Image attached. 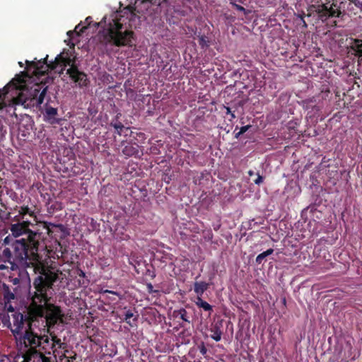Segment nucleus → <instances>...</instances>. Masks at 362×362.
I'll list each match as a JSON object with an SVG mask.
<instances>
[{"label": "nucleus", "instance_id": "1", "mask_svg": "<svg viewBox=\"0 0 362 362\" xmlns=\"http://www.w3.org/2000/svg\"><path fill=\"white\" fill-rule=\"evenodd\" d=\"M47 274L44 277L39 276L33 282L28 291V299L30 300L28 305V327L24 333L18 336L21 344L28 349L26 356L35 354L40 345L42 334L35 331V327L40 325L43 330L49 332L62 317V310L59 306L51 303L52 297L48 296L51 289L53 279L47 280Z\"/></svg>", "mask_w": 362, "mask_h": 362}, {"label": "nucleus", "instance_id": "2", "mask_svg": "<svg viewBox=\"0 0 362 362\" xmlns=\"http://www.w3.org/2000/svg\"><path fill=\"white\" fill-rule=\"evenodd\" d=\"M40 236L39 233L29 232L28 238L16 240L12 243L13 250L12 253L18 267L19 266L33 267L35 272L38 273V276L34 279V281L40 276L44 277L47 274L46 281L53 279L51 285L52 289L54 284L58 280L62 281L65 277V274L58 269L42 263L41 257L38 254Z\"/></svg>", "mask_w": 362, "mask_h": 362}, {"label": "nucleus", "instance_id": "3", "mask_svg": "<svg viewBox=\"0 0 362 362\" xmlns=\"http://www.w3.org/2000/svg\"><path fill=\"white\" fill-rule=\"evenodd\" d=\"M27 78L31 79V76L25 71L16 75L3 89H0V99L3 95L11 93L13 103L16 105L25 107L40 106L47 94V87L40 90V85L35 83L29 89L26 83Z\"/></svg>", "mask_w": 362, "mask_h": 362}, {"label": "nucleus", "instance_id": "4", "mask_svg": "<svg viewBox=\"0 0 362 362\" xmlns=\"http://www.w3.org/2000/svg\"><path fill=\"white\" fill-rule=\"evenodd\" d=\"M106 19L107 17L105 16L100 22L94 24L96 27L103 26V29L99 32L100 40L105 45L110 44L116 47L132 46L134 32L122 30L123 24L117 19L112 18L106 25Z\"/></svg>", "mask_w": 362, "mask_h": 362}, {"label": "nucleus", "instance_id": "5", "mask_svg": "<svg viewBox=\"0 0 362 362\" xmlns=\"http://www.w3.org/2000/svg\"><path fill=\"white\" fill-rule=\"evenodd\" d=\"M47 58L48 55H47L42 61L40 60L37 62L27 60L25 62L27 64V69L29 70L30 68H33L34 70L32 74L35 76L45 75L49 69L57 70L58 68H60L61 71H63L71 62V59L67 57H64L63 53L58 54L55 57L54 61L50 62L49 63H47Z\"/></svg>", "mask_w": 362, "mask_h": 362}, {"label": "nucleus", "instance_id": "6", "mask_svg": "<svg viewBox=\"0 0 362 362\" xmlns=\"http://www.w3.org/2000/svg\"><path fill=\"white\" fill-rule=\"evenodd\" d=\"M50 336L51 337L47 334H42L38 350L47 356L54 355V359H56L57 354H59V349H64L66 344L62 343L56 335L50 334Z\"/></svg>", "mask_w": 362, "mask_h": 362}, {"label": "nucleus", "instance_id": "7", "mask_svg": "<svg viewBox=\"0 0 362 362\" xmlns=\"http://www.w3.org/2000/svg\"><path fill=\"white\" fill-rule=\"evenodd\" d=\"M310 10L316 12L319 19L322 21H326L329 17H339L341 15L340 9L337 8V4L334 3L329 7L326 4L318 6L313 5L310 7Z\"/></svg>", "mask_w": 362, "mask_h": 362}, {"label": "nucleus", "instance_id": "8", "mask_svg": "<svg viewBox=\"0 0 362 362\" xmlns=\"http://www.w3.org/2000/svg\"><path fill=\"white\" fill-rule=\"evenodd\" d=\"M27 310L26 315H23L20 312H14V313L11 314L13 322L11 331L16 338L23 333L22 330L24 328V325L26 324L28 326V308Z\"/></svg>", "mask_w": 362, "mask_h": 362}, {"label": "nucleus", "instance_id": "9", "mask_svg": "<svg viewBox=\"0 0 362 362\" xmlns=\"http://www.w3.org/2000/svg\"><path fill=\"white\" fill-rule=\"evenodd\" d=\"M18 268L10 248L5 247L0 252V270L15 271Z\"/></svg>", "mask_w": 362, "mask_h": 362}, {"label": "nucleus", "instance_id": "10", "mask_svg": "<svg viewBox=\"0 0 362 362\" xmlns=\"http://www.w3.org/2000/svg\"><path fill=\"white\" fill-rule=\"evenodd\" d=\"M86 25L82 26L81 24L77 25L74 30H69L67 32V35L69 36V42L68 45L70 46H75V44L79 42L78 37H80L82 34L87 30L90 25V16H88L86 18Z\"/></svg>", "mask_w": 362, "mask_h": 362}, {"label": "nucleus", "instance_id": "11", "mask_svg": "<svg viewBox=\"0 0 362 362\" xmlns=\"http://www.w3.org/2000/svg\"><path fill=\"white\" fill-rule=\"evenodd\" d=\"M66 74L75 83H78L79 86L81 87L87 85V75L80 71L76 66L71 65V67L67 69Z\"/></svg>", "mask_w": 362, "mask_h": 362}, {"label": "nucleus", "instance_id": "12", "mask_svg": "<svg viewBox=\"0 0 362 362\" xmlns=\"http://www.w3.org/2000/svg\"><path fill=\"white\" fill-rule=\"evenodd\" d=\"M122 151L126 157L140 158L143 156L142 149L136 143L127 142Z\"/></svg>", "mask_w": 362, "mask_h": 362}, {"label": "nucleus", "instance_id": "13", "mask_svg": "<svg viewBox=\"0 0 362 362\" xmlns=\"http://www.w3.org/2000/svg\"><path fill=\"white\" fill-rule=\"evenodd\" d=\"M28 226L29 223L27 221L12 224L11 226V231L15 237H19L23 234L27 235L28 237L29 232H33L28 228Z\"/></svg>", "mask_w": 362, "mask_h": 362}, {"label": "nucleus", "instance_id": "14", "mask_svg": "<svg viewBox=\"0 0 362 362\" xmlns=\"http://www.w3.org/2000/svg\"><path fill=\"white\" fill-rule=\"evenodd\" d=\"M45 119L51 124H59L60 119L56 117L57 109L49 106L47 103L45 106V112L43 113Z\"/></svg>", "mask_w": 362, "mask_h": 362}, {"label": "nucleus", "instance_id": "15", "mask_svg": "<svg viewBox=\"0 0 362 362\" xmlns=\"http://www.w3.org/2000/svg\"><path fill=\"white\" fill-rule=\"evenodd\" d=\"M35 354L25 357V361L28 362H54L52 356H47L41 353L40 351H35Z\"/></svg>", "mask_w": 362, "mask_h": 362}, {"label": "nucleus", "instance_id": "16", "mask_svg": "<svg viewBox=\"0 0 362 362\" xmlns=\"http://www.w3.org/2000/svg\"><path fill=\"white\" fill-rule=\"evenodd\" d=\"M209 284L205 281H196L194 284V291L197 294V296L202 298L204 293L209 288Z\"/></svg>", "mask_w": 362, "mask_h": 362}, {"label": "nucleus", "instance_id": "17", "mask_svg": "<svg viewBox=\"0 0 362 362\" xmlns=\"http://www.w3.org/2000/svg\"><path fill=\"white\" fill-rule=\"evenodd\" d=\"M173 316L175 318L179 317L185 322H187L188 324L190 323V320H189V317L188 316V313H187V310L183 308L178 309V310H175L173 312Z\"/></svg>", "mask_w": 362, "mask_h": 362}, {"label": "nucleus", "instance_id": "18", "mask_svg": "<svg viewBox=\"0 0 362 362\" xmlns=\"http://www.w3.org/2000/svg\"><path fill=\"white\" fill-rule=\"evenodd\" d=\"M194 303L198 308H202L204 311L209 312V314L213 312V306L206 301H204L200 296L197 297Z\"/></svg>", "mask_w": 362, "mask_h": 362}, {"label": "nucleus", "instance_id": "19", "mask_svg": "<svg viewBox=\"0 0 362 362\" xmlns=\"http://www.w3.org/2000/svg\"><path fill=\"white\" fill-rule=\"evenodd\" d=\"M115 133L117 134L119 136L123 135L124 136H132L133 134V132L129 130V127H124L122 123L119 126H116Z\"/></svg>", "mask_w": 362, "mask_h": 362}, {"label": "nucleus", "instance_id": "20", "mask_svg": "<svg viewBox=\"0 0 362 362\" xmlns=\"http://www.w3.org/2000/svg\"><path fill=\"white\" fill-rule=\"evenodd\" d=\"M211 332L212 333L211 334V337L214 339L216 341H219L221 339L222 332L219 327V326L216 324L214 325L210 329Z\"/></svg>", "mask_w": 362, "mask_h": 362}, {"label": "nucleus", "instance_id": "21", "mask_svg": "<svg viewBox=\"0 0 362 362\" xmlns=\"http://www.w3.org/2000/svg\"><path fill=\"white\" fill-rule=\"evenodd\" d=\"M274 250L272 248H269L267 250L260 253L258 255L255 259V262L257 264H260L262 263L264 259L268 257L269 255L273 254Z\"/></svg>", "mask_w": 362, "mask_h": 362}, {"label": "nucleus", "instance_id": "22", "mask_svg": "<svg viewBox=\"0 0 362 362\" xmlns=\"http://www.w3.org/2000/svg\"><path fill=\"white\" fill-rule=\"evenodd\" d=\"M303 107L306 110H309V109L312 110V107H316V112H320L321 110V106L316 105L315 103V100H314L313 99L306 100L303 101Z\"/></svg>", "mask_w": 362, "mask_h": 362}, {"label": "nucleus", "instance_id": "23", "mask_svg": "<svg viewBox=\"0 0 362 362\" xmlns=\"http://www.w3.org/2000/svg\"><path fill=\"white\" fill-rule=\"evenodd\" d=\"M11 317L8 314H4L2 316L1 315V320L4 327H6L11 329V322L10 320Z\"/></svg>", "mask_w": 362, "mask_h": 362}, {"label": "nucleus", "instance_id": "24", "mask_svg": "<svg viewBox=\"0 0 362 362\" xmlns=\"http://www.w3.org/2000/svg\"><path fill=\"white\" fill-rule=\"evenodd\" d=\"M134 315V313H133V311L132 310H128L126 313H125V315H124V321L129 324L130 326H133L134 325L132 324L131 321H130V319L132 317H133Z\"/></svg>", "mask_w": 362, "mask_h": 362}, {"label": "nucleus", "instance_id": "25", "mask_svg": "<svg viewBox=\"0 0 362 362\" xmlns=\"http://www.w3.org/2000/svg\"><path fill=\"white\" fill-rule=\"evenodd\" d=\"M204 238L206 240L210 241L213 239L214 235L211 229L203 231Z\"/></svg>", "mask_w": 362, "mask_h": 362}, {"label": "nucleus", "instance_id": "26", "mask_svg": "<svg viewBox=\"0 0 362 362\" xmlns=\"http://www.w3.org/2000/svg\"><path fill=\"white\" fill-rule=\"evenodd\" d=\"M92 343H95V344L102 346L103 341L97 338L93 328H92Z\"/></svg>", "mask_w": 362, "mask_h": 362}, {"label": "nucleus", "instance_id": "27", "mask_svg": "<svg viewBox=\"0 0 362 362\" xmlns=\"http://www.w3.org/2000/svg\"><path fill=\"white\" fill-rule=\"evenodd\" d=\"M352 49H362V40L356 39L351 47Z\"/></svg>", "mask_w": 362, "mask_h": 362}, {"label": "nucleus", "instance_id": "28", "mask_svg": "<svg viewBox=\"0 0 362 362\" xmlns=\"http://www.w3.org/2000/svg\"><path fill=\"white\" fill-rule=\"evenodd\" d=\"M19 213L22 216H25L26 214L32 215L33 212H31L30 211V209L28 206H21V210L19 211Z\"/></svg>", "mask_w": 362, "mask_h": 362}, {"label": "nucleus", "instance_id": "29", "mask_svg": "<svg viewBox=\"0 0 362 362\" xmlns=\"http://www.w3.org/2000/svg\"><path fill=\"white\" fill-rule=\"evenodd\" d=\"M119 115H120V114H117L116 117L112 119L110 124V127H113L115 129H116V126H119L122 124V122L118 120Z\"/></svg>", "mask_w": 362, "mask_h": 362}, {"label": "nucleus", "instance_id": "30", "mask_svg": "<svg viewBox=\"0 0 362 362\" xmlns=\"http://www.w3.org/2000/svg\"><path fill=\"white\" fill-rule=\"evenodd\" d=\"M60 362H72L73 358L71 356H68L64 353L62 356H59Z\"/></svg>", "mask_w": 362, "mask_h": 362}, {"label": "nucleus", "instance_id": "31", "mask_svg": "<svg viewBox=\"0 0 362 362\" xmlns=\"http://www.w3.org/2000/svg\"><path fill=\"white\" fill-rule=\"evenodd\" d=\"M199 44L202 47H208V41L206 40V37L205 36H201L199 38Z\"/></svg>", "mask_w": 362, "mask_h": 362}, {"label": "nucleus", "instance_id": "32", "mask_svg": "<svg viewBox=\"0 0 362 362\" xmlns=\"http://www.w3.org/2000/svg\"><path fill=\"white\" fill-rule=\"evenodd\" d=\"M256 175H257V177L255 180H253V182L255 184L259 185L260 184H262L263 182L264 178L262 175H259V173H257Z\"/></svg>", "mask_w": 362, "mask_h": 362}, {"label": "nucleus", "instance_id": "33", "mask_svg": "<svg viewBox=\"0 0 362 362\" xmlns=\"http://www.w3.org/2000/svg\"><path fill=\"white\" fill-rule=\"evenodd\" d=\"M199 352L202 355L205 356L207 353V349L205 346L204 343H202L200 346H199Z\"/></svg>", "mask_w": 362, "mask_h": 362}, {"label": "nucleus", "instance_id": "34", "mask_svg": "<svg viewBox=\"0 0 362 362\" xmlns=\"http://www.w3.org/2000/svg\"><path fill=\"white\" fill-rule=\"evenodd\" d=\"M225 108H226V113L227 115H230V116H231V117H232L233 119L235 118V115L234 112L231 111V110H230V107H225Z\"/></svg>", "mask_w": 362, "mask_h": 362}, {"label": "nucleus", "instance_id": "35", "mask_svg": "<svg viewBox=\"0 0 362 362\" xmlns=\"http://www.w3.org/2000/svg\"><path fill=\"white\" fill-rule=\"evenodd\" d=\"M250 127H251L250 125H245V126L240 127V134H243L250 128Z\"/></svg>", "mask_w": 362, "mask_h": 362}, {"label": "nucleus", "instance_id": "36", "mask_svg": "<svg viewBox=\"0 0 362 362\" xmlns=\"http://www.w3.org/2000/svg\"><path fill=\"white\" fill-rule=\"evenodd\" d=\"M146 275L149 276L152 279L156 277L155 272L153 271H151L150 269L146 270Z\"/></svg>", "mask_w": 362, "mask_h": 362}, {"label": "nucleus", "instance_id": "37", "mask_svg": "<svg viewBox=\"0 0 362 362\" xmlns=\"http://www.w3.org/2000/svg\"><path fill=\"white\" fill-rule=\"evenodd\" d=\"M146 287H147V291L149 293H152L155 292V291H153V286L151 283L146 284Z\"/></svg>", "mask_w": 362, "mask_h": 362}, {"label": "nucleus", "instance_id": "38", "mask_svg": "<svg viewBox=\"0 0 362 362\" xmlns=\"http://www.w3.org/2000/svg\"><path fill=\"white\" fill-rule=\"evenodd\" d=\"M355 52V55L360 59H362V49H353Z\"/></svg>", "mask_w": 362, "mask_h": 362}, {"label": "nucleus", "instance_id": "39", "mask_svg": "<svg viewBox=\"0 0 362 362\" xmlns=\"http://www.w3.org/2000/svg\"><path fill=\"white\" fill-rule=\"evenodd\" d=\"M354 5L362 11V1H354Z\"/></svg>", "mask_w": 362, "mask_h": 362}, {"label": "nucleus", "instance_id": "40", "mask_svg": "<svg viewBox=\"0 0 362 362\" xmlns=\"http://www.w3.org/2000/svg\"><path fill=\"white\" fill-rule=\"evenodd\" d=\"M8 312L11 313L12 314L14 313V312H16L14 308L10 305L8 308Z\"/></svg>", "mask_w": 362, "mask_h": 362}, {"label": "nucleus", "instance_id": "41", "mask_svg": "<svg viewBox=\"0 0 362 362\" xmlns=\"http://www.w3.org/2000/svg\"><path fill=\"white\" fill-rule=\"evenodd\" d=\"M103 295L104 294H106V293H112V294H117L114 291H108V290H105L104 291H103L102 293Z\"/></svg>", "mask_w": 362, "mask_h": 362}, {"label": "nucleus", "instance_id": "42", "mask_svg": "<svg viewBox=\"0 0 362 362\" xmlns=\"http://www.w3.org/2000/svg\"><path fill=\"white\" fill-rule=\"evenodd\" d=\"M127 8L130 11L131 16H132L133 15V10H134L135 8L134 7L131 6H128L127 7Z\"/></svg>", "mask_w": 362, "mask_h": 362}, {"label": "nucleus", "instance_id": "43", "mask_svg": "<svg viewBox=\"0 0 362 362\" xmlns=\"http://www.w3.org/2000/svg\"><path fill=\"white\" fill-rule=\"evenodd\" d=\"M236 7H237V9L238 11H245V8L243 7L242 6L237 5Z\"/></svg>", "mask_w": 362, "mask_h": 362}, {"label": "nucleus", "instance_id": "44", "mask_svg": "<svg viewBox=\"0 0 362 362\" xmlns=\"http://www.w3.org/2000/svg\"><path fill=\"white\" fill-rule=\"evenodd\" d=\"M78 274H79V276H83V277H84V276H85V273H84L82 270H79V272H78Z\"/></svg>", "mask_w": 362, "mask_h": 362}, {"label": "nucleus", "instance_id": "45", "mask_svg": "<svg viewBox=\"0 0 362 362\" xmlns=\"http://www.w3.org/2000/svg\"><path fill=\"white\" fill-rule=\"evenodd\" d=\"M240 131L238 132L235 133V137L237 138V139L239 138L240 136L243 134H240Z\"/></svg>", "mask_w": 362, "mask_h": 362}, {"label": "nucleus", "instance_id": "46", "mask_svg": "<svg viewBox=\"0 0 362 362\" xmlns=\"http://www.w3.org/2000/svg\"><path fill=\"white\" fill-rule=\"evenodd\" d=\"M248 175H249L250 176H252V175H255V172H254V171H252V170H249V171H248Z\"/></svg>", "mask_w": 362, "mask_h": 362}, {"label": "nucleus", "instance_id": "47", "mask_svg": "<svg viewBox=\"0 0 362 362\" xmlns=\"http://www.w3.org/2000/svg\"><path fill=\"white\" fill-rule=\"evenodd\" d=\"M300 18L303 20V24H304V26L307 27L306 23H305V21L303 20V16H300Z\"/></svg>", "mask_w": 362, "mask_h": 362}, {"label": "nucleus", "instance_id": "48", "mask_svg": "<svg viewBox=\"0 0 362 362\" xmlns=\"http://www.w3.org/2000/svg\"><path fill=\"white\" fill-rule=\"evenodd\" d=\"M312 111H313V115L318 112H316V107H312Z\"/></svg>", "mask_w": 362, "mask_h": 362}, {"label": "nucleus", "instance_id": "49", "mask_svg": "<svg viewBox=\"0 0 362 362\" xmlns=\"http://www.w3.org/2000/svg\"><path fill=\"white\" fill-rule=\"evenodd\" d=\"M137 320H138V316L135 317L133 320L134 321V325H136V322H137Z\"/></svg>", "mask_w": 362, "mask_h": 362}, {"label": "nucleus", "instance_id": "50", "mask_svg": "<svg viewBox=\"0 0 362 362\" xmlns=\"http://www.w3.org/2000/svg\"><path fill=\"white\" fill-rule=\"evenodd\" d=\"M18 64H19L20 66L23 67V65L22 62H19Z\"/></svg>", "mask_w": 362, "mask_h": 362}, {"label": "nucleus", "instance_id": "51", "mask_svg": "<svg viewBox=\"0 0 362 362\" xmlns=\"http://www.w3.org/2000/svg\"><path fill=\"white\" fill-rule=\"evenodd\" d=\"M137 135H139V136H143V135H144V134H143V133H139V134H137Z\"/></svg>", "mask_w": 362, "mask_h": 362}, {"label": "nucleus", "instance_id": "52", "mask_svg": "<svg viewBox=\"0 0 362 362\" xmlns=\"http://www.w3.org/2000/svg\"><path fill=\"white\" fill-rule=\"evenodd\" d=\"M87 110H88V111L89 112H90V107H88Z\"/></svg>", "mask_w": 362, "mask_h": 362}, {"label": "nucleus", "instance_id": "53", "mask_svg": "<svg viewBox=\"0 0 362 362\" xmlns=\"http://www.w3.org/2000/svg\"><path fill=\"white\" fill-rule=\"evenodd\" d=\"M219 226H218L217 228H214V230H217L218 229Z\"/></svg>", "mask_w": 362, "mask_h": 362}, {"label": "nucleus", "instance_id": "54", "mask_svg": "<svg viewBox=\"0 0 362 362\" xmlns=\"http://www.w3.org/2000/svg\"><path fill=\"white\" fill-rule=\"evenodd\" d=\"M180 326L183 327L185 325L183 324H180Z\"/></svg>", "mask_w": 362, "mask_h": 362}]
</instances>
